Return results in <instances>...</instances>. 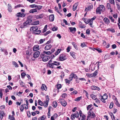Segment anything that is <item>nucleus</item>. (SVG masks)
I'll list each match as a JSON object with an SVG mask.
<instances>
[{
    "label": "nucleus",
    "mask_w": 120,
    "mask_h": 120,
    "mask_svg": "<svg viewBox=\"0 0 120 120\" xmlns=\"http://www.w3.org/2000/svg\"><path fill=\"white\" fill-rule=\"evenodd\" d=\"M43 53H44V54H45L48 55H49L51 54V52L50 51H44Z\"/></svg>",
    "instance_id": "nucleus-40"
},
{
    "label": "nucleus",
    "mask_w": 120,
    "mask_h": 120,
    "mask_svg": "<svg viewBox=\"0 0 120 120\" xmlns=\"http://www.w3.org/2000/svg\"><path fill=\"white\" fill-rule=\"evenodd\" d=\"M40 52L39 51L36 52L33 54V57L35 58L38 57L39 56Z\"/></svg>",
    "instance_id": "nucleus-8"
},
{
    "label": "nucleus",
    "mask_w": 120,
    "mask_h": 120,
    "mask_svg": "<svg viewBox=\"0 0 120 120\" xmlns=\"http://www.w3.org/2000/svg\"><path fill=\"white\" fill-rule=\"evenodd\" d=\"M53 62L54 65L58 66L60 65V63L59 62L56 61H53Z\"/></svg>",
    "instance_id": "nucleus-25"
},
{
    "label": "nucleus",
    "mask_w": 120,
    "mask_h": 120,
    "mask_svg": "<svg viewBox=\"0 0 120 120\" xmlns=\"http://www.w3.org/2000/svg\"><path fill=\"white\" fill-rule=\"evenodd\" d=\"M82 117L81 120H85L86 118V116L84 115H83Z\"/></svg>",
    "instance_id": "nucleus-54"
},
{
    "label": "nucleus",
    "mask_w": 120,
    "mask_h": 120,
    "mask_svg": "<svg viewBox=\"0 0 120 120\" xmlns=\"http://www.w3.org/2000/svg\"><path fill=\"white\" fill-rule=\"evenodd\" d=\"M115 104L118 106L119 107H120V105L118 102V100L117 101H116V102H115Z\"/></svg>",
    "instance_id": "nucleus-62"
},
{
    "label": "nucleus",
    "mask_w": 120,
    "mask_h": 120,
    "mask_svg": "<svg viewBox=\"0 0 120 120\" xmlns=\"http://www.w3.org/2000/svg\"><path fill=\"white\" fill-rule=\"evenodd\" d=\"M92 104L88 105L87 107V110H88L92 107Z\"/></svg>",
    "instance_id": "nucleus-52"
},
{
    "label": "nucleus",
    "mask_w": 120,
    "mask_h": 120,
    "mask_svg": "<svg viewBox=\"0 0 120 120\" xmlns=\"http://www.w3.org/2000/svg\"><path fill=\"white\" fill-rule=\"evenodd\" d=\"M42 6L40 5H37V7L36 8L37 9V10H39L41 9L42 8Z\"/></svg>",
    "instance_id": "nucleus-34"
},
{
    "label": "nucleus",
    "mask_w": 120,
    "mask_h": 120,
    "mask_svg": "<svg viewBox=\"0 0 120 120\" xmlns=\"http://www.w3.org/2000/svg\"><path fill=\"white\" fill-rule=\"evenodd\" d=\"M61 75L60 76L61 79H62L64 76V72H61Z\"/></svg>",
    "instance_id": "nucleus-49"
},
{
    "label": "nucleus",
    "mask_w": 120,
    "mask_h": 120,
    "mask_svg": "<svg viewBox=\"0 0 120 120\" xmlns=\"http://www.w3.org/2000/svg\"><path fill=\"white\" fill-rule=\"evenodd\" d=\"M52 46L51 44H49L46 45L45 47V50H47L50 49L52 47Z\"/></svg>",
    "instance_id": "nucleus-13"
},
{
    "label": "nucleus",
    "mask_w": 120,
    "mask_h": 120,
    "mask_svg": "<svg viewBox=\"0 0 120 120\" xmlns=\"http://www.w3.org/2000/svg\"><path fill=\"white\" fill-rule=\"evenodd\" d=\"M38 29V27L37 26H33L30 28L31 30H32L33 31H36Z\"/></svg>",
    "instance_id": "nucleus-14"
},
{
    "label": "nucleus",
    "mask_w": 120,
    "mask_h": 120,
    "mask_svg": "<svg viewBox=\"0 0 120 120\" xmlns=\"http://www.w3.org/2000/svg\"><path fill=\"white\" fill-rule=\"evenodd\" d=\"M46 100L44 101V104L43 105L45 107L48 106L49 100V99L48 96L47 95L46 96Z\"/></svg>",
    "instance_id": "nucleus-7"
},
{
    "label": "nucleus",
    "mask_w": 120,
    "mask_h": 120,
    "mask_svg": "<svg viewBox=\"0 0 120 120\" xmlns=\"http://www.w3.org/2000/svg\"><path fill=\"white\" fill-rule=\"evenodd\" d=\"M90 32V31L89 30V29H87L86 30V33L87 34H89Z\"/></svg>",
    "instance_id": "nucleus-58"
},
{
    "label": "nucleus",
    "mask_w": 120,
    "mask_h": 120,
    "mask_svg": "<svg viewBox=\"0 0 120 120\" xmlns=\"http://www.w3.org/2000/svg\"><path fill=\"white\" fill-rule=\"evenodd\" d=\"M90 96L93 99L97 101V100L98 101V99L96 98V96L94 94H91L90 95Z\"/></svg>",
    "instance_id": "nucleus-21"
},
{
    "label": "nucleus",
    "mask_w": 120,
    "mask_h": 120,
    "mask_svg": "<svg viewBox=\"0 0 120 120\" xmlns=\"http://www.w3.org/2000/svg\"><path fill=\"white\" fill-rule=\"evenodd\" d=\"M5 113L3 111H0V119L1 120H2L3 117L4 116Z\"/></svg>",
    "instance_id": "nucleus-19"
},
{
    "label": "nucleus",
    "mask_w": 120,
    "mask_h": 120,
    "mask_svg": "<svg viewBox=\"0 0 120 120\" xmlns=\"http://www.w3.org/2000/svg\"><path fill=\"white\" fill-rule=\"evenodd\" d=\"M57 91L58 92L59 91V89L61 87V85L60 84H58L57 85Z\"/></svg>",
    "instance_id": "nucleus-32"
},
{
    "label": "nucleus",
    "mask_w": 120,
    "mask_h": 120,
    "mask_svg": "<svg viewBox=\"0 0 120 120\" xmlns=\"http://www.w3.org/2000/svg\"><path fill=\"white\" fill-rule=\"evenodd\" d=\"M107 31H109L112 33H114L115 32L114 30L113 29L108 28L107 29Z\"/></svg>",
    "instance_id": "nucleus-36"
},
{
    "label": "nucleus",
    "mask_w": 120,
    "mask_h": 120,
    "mask_svg": "<svg viewBox=\"0 0 120 120\" xmlns=\"http://www.w3.org/2000/svg\"><path fill=\"white\" fill-rule=\"evenodd\" d=\"M39 46L38 45H34L33 47V51H37L39 49Z\"/></svg>",
    "instance_id": "nucleus-15"
},
{
    "label": "nucleus",
    "mask_w": 120,
    "mask_h": 120,
    "mask_svg": "<svg viewBox=\"0 0 120 120\" xmlns=\"http://www.w3.org/2000/svg\"><path fill=\"white\" fill-rule=\"evenodd\" d=\"M105 7L103 5H101L100 6L97 8L96 10V11L97 14L99 13V14H101V11H103V10H104Z\"/></svg>",
    "instance_id": "nucleus-2"
},
{
    "label": "nucleus",
    "mask_w": 120,
    "mask_h": 120,
    "mask_svg": "<svg viewBox=\"0 0 120 120\" xmlns=\"http://www.w3.org/2000/svg\"><path fill=\"white\" fill-rule=\"evenodd\" d=\"M41 88L43 90H44L45 91H46L47 89L46 86L44 84L42 85V86H41Z\"/></svg>",
    "instance_id": "nucleus-30"
},
{
    "label": "nucleus",
    "mask_w": 120,
    "mask_h": 120,
    "mask_svg": "<svg viewBox=\"0 0 120 120\" xmlns=\"http://www.w3.org/2000/svg\"><path fill=\"white\" fill-rule=\"evenodd\" d=\"M38 102L39 103L40 105H42L43 103L40 100H39L38 101Z\"/></svg>",
    "instance_id": "nucleus-47"
},
{
    "label": "nucleus",
    "mask_w": 120,
    "mask_h": 120,
    "mask_svg": "<svg viewBox=\"0 0 120 120\" xmlns=\"http://www.w3.org/2000/svg\"><path fill=\"white\" fill-rule=\"evenodd\" d=\"M39 21H35L34 22V24H34L35 25H37L39 24Z\"/></svg>",
    "instance_id": "nucleus-51"
},
{
    "label": "nucleus",
    "mask_w": 120,
    "mask_h": 120,
    "mask_svg": "<svg viewBox=\"0 0 120 120\" xmlns=\"http://www.w3.org/2000/svg\"><path fill=\"white\" fill-rule=\"evenodd\" d=\"M114 103L113 102H111L109 106V108L110 109H112L113 107Z\"/></svg>",
    "instance_id": "nucleus-42"
},
{
    "label": "nucleus",
    "mask_w": 120,
    "mask_h": 120,
    "mask_svg": "<svg viewBox=\"0 0 120 120\" xmlns=\"http://www.w3.org/2000/svg\"><path fill=\"white\" fill-rule=\"evenodd\" d=\"M108 98V95L106 93H105L104 94L103 96H101V100L104 103L105 102V100L107 99Z\"/></svg>",
    "instance_id": "nucleus-4"
},
{
    "label": "nucleus",
    "mask_w": 120,
    "mask_h": 120,
    "mask_svg": "<svg viewBox=\"0 0 120 120\" xmlns=\"http://www.w3.org/2000/svg\"><path fill=\"white\" fill-rule=\"evenodd\" d=\"M45 41V39H41L39 41V43L40 44L43 43Z\"/></svg>",
    "instance_id": "nucleus-48"
},
{
    "label": "nucleus",
    "mask_w": 120,
    "mask_h": 120,
    "mask_svg": "<svg viewBox=\"0 0 120 120\" xmlns=\"http://www.w3.org/2000/svg\"><path fill=\"white\" fill-rule=\"evenodd\" d=\"M61 51V49H58L57 51L55 53V54L56 56L58 55V54Z\"/></svg>",
    "instance_id": "nucleus-26"
},
{
    "label": "nucleus",
    "mask_w": 120,
    "mask_h": 120,
    "mask_svg": "<svg viewBox=\"0 0 120 120\" xmlns=\"http://www.w3.org/2000/svg\"><path fill=\"white\" fill-rule=\"evenodd\" d=\"M104 22L107 24H108L110 23L109 20L108 18L106 17L104 18Z\"/></svg>",
    "instance_id": "nucleus-17"
},
{
    "label": "nucleus",
    "mask_w": 120,
    "mask_h": 120,
    "mask_svg": "<svg viewBox=\"0 0 120 120\" xmlns=\"http://www.w3.org/2000/svg\"><path fill=\"white\" fill-rule=\"evenodd\" d=\"M82 98V97H78L77 98H76L75 99V101H79L81 100Z\"/></svg>",
    "instance_id": "nucleus-39"
},
{
    "label": "nucleus",
    "mask_w": 120,
    "mask_h": 120,
    "mask_svg": "<svg viewBox=\"0 0 120 120\" xmlns=\"http://www.w3.org/2000/svg\"><path fill=\"white\" fill-rule=\"evenodd\" d=\"M21 13L19 12L17 13L16 15V16L18 17H21Z\"/></svg>",
    "instance_id": "nucleus-45"
},
{
    "label": "nucleus",
    "mask_w": 120,
    "mask_h": 120,
    "mask_svg": "<svg viewBox=\"0 0 120 120\" xmlns=\"http://www.w3.org/2000/svg\"><path fill=\"white\" fill-rule=\"evenodd\" d=\"M53 104L54 107V108H56L57 105V102L56 101H54L53 102Z\"/></svg>",
    "instance_id": "nucleus-37"
},
{
    "label": "nucleus",
    "mask_w": 120,
    "mask_h": 120,
    "mask_svg": "<svg viewBox=\"0 0 120 120\" xmlns=\"http://www.w3.org/2000/svg\"><path fill=\"white\" fill-rule=\"evenodd\" d=\"M82 19L85 22V23L86 24L90 22L89 19L86 20L85 19L83 18Z\"/></svg>",
    "instance_id": "nucleus-33"
},
{
    "label": "nucleus",
    "mask_w": 120,
    "mask_h": 120,
    "mask_svg": "<svg viewBox=\"0 0 120 120\" xmlns=\"http://www.w3.org/2000/svg\"><path fill=\"white\" fill-rule=\"evenodd\" d=\"M8 119H10V120H15L14 116H11L10 115H9V116Z\"/></svg>",
    "instance_id": "nucleus-27"
},
{
    "label": "nucleus",
    "mask_w": 120,
    "mask_h": 120,
    "mask_svg": "<svg viewBox=\"0 0 120 120\" xmlns=\"http://www.w3.org/2000/svg\"><path fill=\"white\" fill-rule=\"evenodd\" d=\"M69 29L70 32L73 34H74L76 30V28L75 27H70L69 28Z\"/></svg>",
    "instance_id": "nucleus-11"
},
{
    "label": "nucleus",
    "mask_w": 120,
    "mask_h": 120,
    "mask_svg": "<svg viewBox=\"0 0 120 120\" xmlns=\"http://www.w3.org/2000/svg\"><path fill=\"white\" fill-rule=\"evenodd\" d=\"M96 71L94 72V73L91 74L90 76L92 77H94L97 75V72Z\"/></svg>",
    "instance_id": "nucleus-23"
},
{
    "label": "nucleus",
    "mask_w": 120,
    "mask_h": 120,
    "mask_svg": "<svg viewBox=\"0 0 120 120\" xmlns=\"http://www.w3.org/2000/svg\"><path fill=\"white\" fill-rule=\"evenodd\" d=\"M77 93V91L76 90H75L73 92H72L71 94V95H73L74 94H76Z\"/></svg>",
    "instance_id": "nucleus-55"
},
{
    "label": "nucleus",
    "mask_w": 120,
    "mask_h": 120,
    "mask_svg": "<svg viewBox=\"0 0 120 120\" xmlns=\"http://www.w3.org/2000/svg\"><path fill=\"white\" fill-rule=\"evenodd\" d=\"M12 64L15 67H19L18 64L15 61H12Z\"/></svg>",
    "instance_id": "nucleus-28"
},
{
    "label": "nucleus",
    "mask_w": 120,
    "mask_h": 120,
    "mask_svg": "<svg viewBox=\"0 0 120 120\" xmlns=\"http://www.w3.org/2000/svg\"><path fill=\"white\" fill-rule=\"evenodd\" d=\"M2 90H0V96L1 98H2V96L3 95L2 92Z\"/></svg>",
    "instance_id": "nucleus-59"
},
{
    "label": "nucleus",
    "mask_w": 120,
    "mask_h": 120,
    "mask_svg": "<svg viewBox=\"0 0 120 120\" xmlns=\"http://www.w3.org/2000/svg\"><path fill=\"white\" fill-rule=\"evenodd\" d=\"M79 114L78 112L76 111L75 112V113L72 114L71 116V118L72 120H73L75 119V117L77 118L79 116Z\"/></svg>",
    "instance_id": "nucleus-5"
},
{
    "label": "nucleus",
    "mask_w": 120,
    "mask_h": 120,
    "mask_svg": "<svg viewBox=\"0 0 120 120\" xmlns=\"http://www.w3.org/2000/svg\"><path fill=\"white\" fill-rule=\"evenodd\" d=\"M54 19V15H50L49 17V19L51 21H53Z\"/></svg>",
    "instance_id": "nucleus-16"
},
{
    "label": "nucleus",
    "mask_w": 120,
    "mask_h": 120,
    "mask_svg": "<svg viewBox=\"0 0 120 120\" xmlns=\"http://www.w3.org/2000/svg\"><path fill=\"white\" fill-rule=\"evenodd\" d=\"M110 115L112 120H115L114 116L112 113ZM116 120H119L118 118H116Z\"/></svg>",
    "instance_id": "nucleus-29"
},
{
    "label": "nucleus",
    "mask_w": 120,
    "mask_h": 120,
    "mask_svg": "<svg viewBox=\"0 0 120 120\" xmlns=\"http://www.w3.org/2000/svg\"><path fill=\"white\" fill-rule=\"evenodd\" d=\"M60 60L63 61L67 59V58L65 55H61L59 57Z\"/></svg>",
    "instance_id": "nucleus-9"
},
{
    "label": "nucleus",
    "mask_w": 120,
    "mask_h": 120,
    "mask_svg": "<svg viewBox=\"0 0 120 120\" xmlns=\"http://www.w3.org/2000/svg\"><path fill=\"white\" fill-rule=\"evenodd\" d=\"M44 16V14H42L38 15H37L36 17V18L38 19H41L43 18Z\"/></svg>",
    "instance_id": "nucleus-24"
},
{
    "label": "nucleus",
    "mask_w": 120,
    "mask_h": 120,
    "mask_svg": "<svg viewBox=\"0 0 120 120\" xmlns=\"http://www.w3.org/2000/svg\"><path fill=\"white\" fill-rule=\"evenodd\" d=\"M37 5L36 4H33L30 5V6L32 8H36Z\"/></svg>",
    "instance_id": "nucleus-56"
},
{
    "label": "nucleus",
    "mask_w": 120,
    "mask_h": 120,
    "mask_svg": "<svg viewBox=\"0 0 120 120\" xmlns=\"http://www.w3.org/2000/svg\"><path fill=\"white\" fill-rule=\"evenodd\" d=\"M30 49H28L26 51V54L28 55H30Z\"/></svg>",
    "instance_id": "nucleus-38"
},
{
    "label": "nucleus",
    "mask_w": 120,
    "mask_h": 120,
    "mask_svg": "<svg viewBox=\"0 0 120 120\" xmlns=\"http://www.w3.org/2000/svg\"><path fill=\"white\" fill-rule=\"evenodd\" d=\"M45 116L44 115H43L41 117V119H40V118H39L38 119V120H44L45 119Z\"/></svg>",
    "instance_id": "nucleus-43"
},
{
    "label": "nucleus",
    "mask_w": 120,
    "mask_h": 120,
    "mask_svg": "<svg viewBox=\"0 0 120 120\" xmlns=\"http://www.w3.org/2000/svg\"><path fill=\"white\" fill-rule=\"evenodd\" d=\"M61 103V105L64 107H65L67 105L66 101L64 99H60L58 100Z\"/></svg>",
    "instance_id": "nucleus-6"
},
{
    "label": "nucleus",
    "mask_w": 120,
    "mask_h": 120,
    "mask_svg": "<svg viewBox=\"0 0 120 120\" xmlns=\"http://www.w3.org/2000/svg\"><path fill=\"white\" fill-rule=\"evenodd\" d=\"M79 114L80 117L82 116L83 115H84L82 113V111L81 110L79 111Z\"/></svg>",
    "instance_id": "nucleus-63"
},
{
    "label": "nucleus",
    "mask_w": 120,
    "mask_h": 120,
    "mask_svg": "<svg viewBox=\"0 0 120 120\" xmlns=\"http://www.w3.org/2000/svg\"><path fill=\"white\" fill-rule=\"evenodd\" d=\"M32 20L31 19L28 18L27 20L23 24L20 26V27L21 28H26L28 26H29L30 23L32 22Z\"/></svg>",
    "instance_id": "nucleus-1"
},
{
    "label": "nucleus",
    "mask_w": 120,
    "mask_h": 120,
    "mask_svg": "<svg viewBox=\"0 0 120 120\" xmlns=\"http://www.w3.org/2000/svg\"><path fill=\"white\" fill-rule=\"evenodd\" d=\"M112 98L113 100H115L116 101H117V99L115 96L114 95H113Z\"/></svg>",
    "instance_id": "nucleus-64"
},
{
    "label": "nucleus",
    "mask_w": 120,
    "mask_h": 120,
    "mask_svg": "<svg viewBox=\"0 0 120 120\" xmlns=\"http://www.w3.org/2000/svg\"><path fill=\"white\" fill-rule=\"evenodd\" d=\"M107 8L108 9L111 8V6L110 4L109 3H107Z\"/></svg>",
    "instance_id": "nucleus-57"
},
{
    "label": "nucleus",
    "mask_w": 120,
    "mask_h": 120,
    "mask_svg": "<svg viewBox=\"0 0 120 120\" xmlns=\"http://www.w3.org/2000/svg\"><path fill=\"white\" fill-rule=\"evenodd\" d=\"M110 3L112 4H115V2L114 0H109Z\"/></svg>",
    "instance_id": "nucleus-61"
},
{
    "label": "nucleus",
    "mask_w": 120,
    "mask_h": 120,
    "mask_svg": "<svg viewBox=\"0 0 120 120\" xmlns=\"http://www.w3.org/2000/svg\"><path fill=\"white\" fill-rule=\"evenodd\" d=\"M52 30L53 31L57 30L58 28L57 27L54 26L52 28Z\"/></svg>",
    "instance_id": "nucleus-44"
},
{
    "label": "nucleus",
    "mask_w": 120,
    "mask_h": 120,
    "mask_svg": "<svg viewBox=\"0 0 120 120\" xmlns=\"http://www.w3.org/2000/svg\"><path fill=\"white\" fill-rule=\"evenodd\" d=\"M24 105H21V106L20 107L21 111L22 112L23 111L24 109L23 107V106Z\"/></svg>",
    "instance_id": "nucleus-50"
},
{
    "label": "nucleus",
    "mask_w": 120,
    "mask_h": 120,
    "mask_svg": "<svg viewBox=\"0 0 120 120\" xmlns=\"http://www.w3.org/2000/svg\"><path fill=\"white\" fill-rule=\"evenodd\" d=\"M54 64L53 62L52 63H48L47 64V66L49 68H55L54 67Z\"/></svg>",
    "instance_id": "nucleus-12"
},
{
    "label": "nucleus",
    "mask_w": 120,
    "mask_h": 120,
    "mask_svg": "<svg viewBox=\"0 0 120 120\" xmlns=\"http://www.w3.org/2000/svg\"><path fill=\"white\" fill-rule=\"evenodd\" d=\"M81 47L83 48L86 46V45L84 43H82L81 44Z\"/></svg>",
    "instance_id": "nucleus-46"
},
{
    "label": "nucleus",
    "mask_w": 120,
    "mask_h": 120,
    "mask_svg": "<svg viewBox=\"0 0 120 120\" xmlns=\"http://www.w3.org/2000/svg\"><path fill=\"white\" fill-rule=\"evenodd\" d=\"M70 54L71 56L73 58H74L75 57V53L73 52H70Z\"/></svg>",
    "instance_id": "nucleus-31"
},
{
    "label": "nucleus",
    "mask_w": 120,
    "mask_h": 120,
    "mask_svg": "<svg viewBox=\"0 0 120 120\" xmlns=\"http://www.w3.org/2000/svg\"><path fill=\"white\" fill-rule=\"evenodd\" d=\"M8 6L9 11L10 12H11L12 10V8L11 5L10 4H8Z\"/></svg>",
    "instance_id": "nucleus-22"
},
{
    "label": "nucleus",
    "mask_w": 120,
    "mask_h": 120,
    "mask_svg": "<svg viewBox=\"0 0 120 120\" xmlns=\"http://www.w3.org/2000/svg\"><path fill=\"white\" fill-rule=\"evenodd\" d=\"M50 59L49 56H45L43 58L42 60L44 62H46L48 61Z\"/></svg>",
    "instance_id": "nucleus-10"
},
{
    "label": "nucleus",
    "mask_w": 120,
    "mask_h": 120,
    "mask_svg": "<svg viewBox=\"0 0 120 120\" xmlns=\"http://www.w3.org/2000/svg\"><path fill=\"white\" fill-rule=\"evenodd\" d=\"M71 43L72 45H73V46H74L75 48L76 49H77V46L76 45L75 43V42H72Z\"/></svg>",
    "instance_id": "nucleus-35"
},
{
    "label": "nucleus",
    "mask_w": 120,
    "mask_h": 120,
    "mask_svg": "<svg viewBox=\"0 0 120 120\" xmlns=\"http://www.w3.org/2000/svg\"><path fill=\"white\" fill-rule=\"evenodd\" d=\"M78 2L75 3L73 5V11H74L76 10L78 5Z\"/></svg>",
    "instance_id": "nucleus-18"
},
{
    "label": "nucleus",
    "mask_w": 120,
    "mask_h": 120,
    "mask_svg": "<svg viewBox=\"0 0 120 120\" xmlns=\"http://www.w3.org/2000/svg\"><path fill=\"white\" fill-rule=\"evenodd\" d=\"M92 109H90L89 111L88 112V116H87V118H89L90 117H91V118H94L95 117V114L93 112H90Z\"/></svg>",
    "instance_id": "nucleus-3"
},
{
    "label": "nucleus",
    "mask_w": 120,
    "mask_h": 120,
    "mask_svg": "<svg viewBox=\"0 0 120 120\" xmlns=\"http://www.w3.org/2000/svg\"><path fill=\"white\" fill-rule=\"evenodd\" d=\"M67 96V94L66 93H64L62 95V97L65 98Z\"/></svg>",
    "instance_id": "nucleus-53"
},
{
    "label": "nucleus",
    "mask_w": 120,
    "mask_h": 120,
    "mask_svg": "<svg viewBox=\"0 0 120 120\" xmlns=\"http://www.w3.org/2000/svg\"><path fill=\"white\" fill-rule=\"evenodd\" d=\"M73 73H71V74L70 75V77L69 78V79L71 80H72V79L73 78Z\"/></svg>",
    "instance_id": "nucleus-41"
},
{
    "label": "nucleus",
    "mask_w": 120,
    "mask_h": 120,
    "mask_svg": "<svg viewBox=\"0 0 120 120\" xmlns=\"http://www.w3.org/2000/svg\"><path fill=\"white\" fill-rule=\"evenodd\" d=\"M37 12V9L36 8H34L31 9L29 11V12L30 13H34L35 12Z\"/></svg>",
    "instance_id": "nucleus-20"
},
{
    "label": "nucleus",
    "mask_w": 120,
    "mask_h": 120,
    "mask_svg": "<svg viewBox=\"0 0 120 120\" xmlns=\"http://www.w3.org/2000/svg\"><path fill=\"white\" fill-rule=\"evenodd\" d=\"M96 50H97L99 53H101L102 52V51H101V49H100L99 48H98V49H96Z\"/></svg>",
    "instance_id": "nucleus-60"
}]
</instances>
